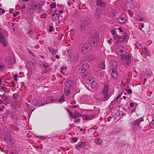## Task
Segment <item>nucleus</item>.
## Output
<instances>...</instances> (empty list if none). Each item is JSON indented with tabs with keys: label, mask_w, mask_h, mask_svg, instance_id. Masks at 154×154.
I'll list each match as a JSON object with an SVG mask.
<instances>
[{
	"label": "nucleus",
	"mask_w": 154,
	"mask_h": 154,
	"mask_svg": "<svg viewBox=\"0 0 154 154\" xmlns=\"http://www.w3.org/2000/svg\"><path fill=\"white\" fill-rule=\"evenodd\" d=\"M140 124V121L138 119H137L135 120L133 122V127L134 128L137 127L138 129H140V127L139 126Z\"/></svg>",
	"instance_id": "2eb2a0df"
},
{
	"label": "nucleus",
	"mask_w": 154,
	"mask_h": 154,
	"mask_svg": "<svg viewBox=\"0 0 154 154\" xmlns=\"http://www.w3.org/2000/svg\"><path fill=\"white\" fill-rule=\"evenodd\" d=\"M0 43L2 44L5 47L7 45V41L1 33H0Z\"/></svg>",
	"instance_id": "f8f14e48"
},
{
	"label": "nucleus",
	"mask_w": 154,
	"mask_h": 154,
	"mask_svg": "<svg viewBox=\"0 0 154 154\" xmlns=\"http://www.w3.org/2000/svg\"><path fill=\"white\" fill-rule=\"evenodd\" d=\"M4 67V66L3 65H1L0 64V70H2L3 69Z\"/></svg>",
	"instance_id": "c03bdc74"
},
{
	"label": "nucleus",
	"mask_w": 154,
	"mask_h": 154,
	"mask_svg": "<svg viewBox=\"0 0 154 154\" xmlns=\"http://www.w3.org/2000/svg\"><path fill=\"white\" fill-rule=\"evenodd\" d=\"M29 52L30 54L31 55H32V56H34V53H33L32 52H31V51H30Z\"/></svg>",
	"instance_id": "603ef678"
},
{
	"label": "nucleus",
	"mask_w": 154,
	"mask_h": 154,
	"mask_svg": "<svg viewBox=\"0 0 154 154\" xmlns=\"http://www.w3.org/2000/svg\"><path fill=\"white\" fill-rule=\"evenodd\" d=\"M63 70H62L61 69V70H60V72L61 73H63V74H64V72H63Z\"/></svg>",
	"instance_id": "13d9d810"
},
{
	"label": "nucleus",
	"mask_w": 154,
	"mask_h": 154,
	"mask_svg": "<svg viewBox=\"0 0 154 154\" xmlns=\"http://www.w3.org/2000/svg\"><path fill=\"white\" fill-rule=\"evenodd\" d=\"M3 101L1 99H0V104H1L3 103Z\"/></svg>",
	"instance_id": "052dcab7"
},
{
	"label": "nucleus",
	"mask_w": 154,
	"mask_h": 154,
	"mask_svg": "<svg viewBox=\"0 0 154 154\" xmlns=\"http://www.w3.org/2000/svg\"><path fill=\"white\" fill-rule=\"evenodd\" d=\"M116 52L121 57L122 63L124 64H129L131 62V57L128 53H126V50L123 46H119L116 49Z\"/></svg>",
	"instance_id": "f257e3e1"
},
{
	"label": "nucleus",
	"mask_w": 154,
	"mask_h": 154,
	"mask_svg": "<svg viewBox=\"0 0 154 154\" xmlns=\"http://www.w3.org/2000/svg\"><path fill=\"white\" fill-rule=\"evenodd\" d=\"M34 8L38 10H40L42 8V5L41 4H37L34 5Z\"/></svg>",
	"instance_id": "5701e85b"
},
{
	"label": "nucleus",
	"mask_w": 154,
	"mask_h": 154,
	"mask_svg": "<svg viewBox=\"0 0 154 154\" xmlns=\"http://www.w3.org/2000/svg\"><path fill=\"white\" fill-rule=\"evenodd\" d=\"M43 146H40V147H39V148L40 149H43Z\"/></svg>",
	"instance_id": "338daca9"
},
{
	"label": "nucleus",
	"mask_w": 154,
	"mask_h": 154,
	"mask_svg": "<svg viewBox=\"0 0 154 154\" xmlns=\"http://www.w3.org/2000/svg\"><path fill=\"white\" fill-rule=\"evenodd\" d=\"M18 76V75L17 74H16L15 75L14 79L16 81H17V77Z\"/></svg>",
	"instance_id": "de8ad7c7"
},
{
	"label": "nucleus",
	"mask_w": 154,
	"mask_h": 154,
	"mask_svg": "<svg viewBox=\"0 0 154 154\" xmlns=\"http://www.w3.org/2000/svg\"><path fill=\"white\" fill-rule=\"evenodd\" d=\"M47 15L45 14H42L41 16L40 17L41 18H45L47 17Z\"/></svg>",
	"instance_id": "c756f323"
},
{
	"label": "nucleus",
	"mask_w": 154,
	"mask_h": 154,
	"mask_svg": "<svg viewBox=\"0 0 154 154\" xmlns=\"http://www.w3.org/2000/svg\"><path fill=\"white\" fill-rule=\"evenodd\" d=\"M19 14V12L18 11V12H17L16 13H14L13 14V16L14 17H16L17 16L18 14Z\"/></svg>",
	"instance_id": "a18cd8bd"
},
{
	"label": "nucleus",
	"mask_w": 154,
	"mask_h": 154,
	"mask_svg": "<svg viewBox=\"0 0 154 154\" xmlns=\"http://www.w3.org/2000/svg\"><path fill=\"white\" fill-rule=\"evenodd\" d=\"M122 93H121L120 94H119L116 97V99L118 100L121 97V96H122Z\"/></svg>",
	"instance_id": "4c0bfd02"
},
{
	"label": "nucleus",
	"mask_w": 154,
	"mask_h": 154,
	"mask_svg": "<svg viewBox=\"0 0 154 154\" xmlns=\"http://www.w3.org/2000/svg\"><path fill=\"white\" fill-rule=\"evenodd\" d=\"M66 69V67L62 66L61 68V69H62V70H63L64 69Z\"/></svg>",
	"instance_id": "3c124183"
},
{
	"label": "nucleus",
	"mask_w": 154,
	"mask_h": 154,
	"mask_svg": "<svg viewBox=\"0 0 154 154\" xmlns=\"http://www.w3.org/2000/svg\"><path fill=\"white\" fill-rule=\"evenodd\" d=\"M42 100H37L36 99H34L32 100V103L33 105L38 106V107L44 105L45 103L42 102Z\"/></svg>",
	"instance_id": "6e6552de"
},
{
	"label": "nucleus",
	"mask_w": 154,
	"mask_h": 154,
	"mask_svg": "<svg viewBox=\"0 0 154 154\" xmlns=\"http://www.w3.org/2000/svg\"><path fill=\"white\" fill-rule=\"evenodd\" d=\"M14 59L11 57H8L5 59V63L8 65H11L14 63Z\"/></svg>",
	"instance_id": "ddd939ff"
},
{
	"label": "nucleus",
	"mask_w": 154,
	"mask_h": 154,
	"mask_svg": "<svg viewBox=\"0 0 154 154\" xmlns=\"http://www.w3.org/2000/svg\"><path fill=\"white\" fill-rule=\"evenodd\" d=\"M86 146V142L84 141H82L80 143H78L75 148L78 150H80L81 148L83 149H85Z\"/></svg>",
	"instance_id": "9d476101"
},
{
	"label": "nucleus",
	"mask_w": 154,
	"mask_h": 154,
	"mask_svg": "<svg viewBox=\"0 0 154 154\" xmlns=\"http://www.w3.org/2000/svg\"><path fill=\"white\" fill-rule=\"evenodd\" d=\"M100 67L103 69H105V66L104 63L103 62L102 63V65H101Z\"/></svg>",
	"instance_id": "2f4dec72"
},
{
	"label": "nucleus",
	"mask_w": 154,
	"mask_h": 154,
	"mask_svg": "<svg viewBox=\"0 0 154 154\" xmlns=\"http://www.w3.org/2000/svg\"><path fill=\"white\" fill-rule=\"evenodd\" d=\"M84 102L87 104H90L92 103V100L90 96L85 95L83 96Z\"/></svg>",
	"instance_id": "9b49d317"
},
{
	"label": "nucleus",
	"mask_w": 154,
	"mask_h": 154,
	"mask_svg": "<svg viewBox=\"0 0 154 154\" xmlns=\"http://www.w3.org/2000/svg\"><path fill=\"white\" fill-rule=\"evenodd\" d=\"M86 70V69L84 68L83 66H82L81 67L79 68L78 70V72L79 73H84Z\"/></svg>",
	"instance_id": "4be33fe9"
},
{
	"label": "nucleus",
	"mask_w": 154,
	"mask_h": 154,
	"mask_svg": "<svg viewBox=\"0 0 154 154\" xmlns=\"http://www.w3.org/2000/svg\"><path fill=\"white\" fill-rule=\"evenodd\" d=\"M5 11L4 9L2 8H0V14H3L4 13Z\"/></svg>",
	"instance_id": "a19ab883"
},
{
	"label": "nucleus",
	"mask_w": 154,
	"mask_h": 154,
	"mask_svg": "<svg viewBox=\"0 0 154 154\" xmlns=\"http://www.w3.org/2000/svg\"><path fill=\"white\" fill-rule=\"evenodd\" d=\"M80 121V119H76L75 120V122H79Z\"/></svg>",
	"instance_id": "864d4df0"
},
{
	"label": "nucleus",
	"mask_w": 154,
	"mask_h": 154,
	"mask_svg": "<svg viewBox=\"0 0 154 154\" xmlns=\"http://www.w3.org/2000/svg\"><path fill=\"white\" fill-rule=\"evenodd\" d=\"M111 66L112 69L111 76L115 79H116L118 76L117 72V64L116 63H112V65Z\"/></svg>",
	"instance_id": "7ed1b4c3"
},
{
	"label": "nucleus",
	"mask_w": 154,
	"mask_h": 154,
	"mask_svg": "<svg viewBox=\"0 0 154 154\" xmlns=\"http://www.w3.org/2000/svg\"><path fill=\"white\" fill-rule=\"evenodd\" d=\"M143 21V19L142 18H141L140 19V21Z\"/></svg>",
	"instance_id": "0e129e2a"
},
{
	"label": "nucleus",
	"mask_w": 154,
	"mask_h": 154,
	"mask_svg": "<svg viewBox=\"0 0 154 154\" xmlns=\"http://www.w3.org/2000/svg\"><path fill=\"white\" fill-rule=\"evenodd\" d=\"M82 66H83L84 68L86 69V70H87L90 67L89 65L87 63L83 64Z\"/></svg>",
	"instance_id": "393cba45"
},
{
	"label": "nucleus",
	"mask_w": 154,
	"mask_h": 154,
	"mask_svg": "<svg viewBox=\"0 0 154 154\" xmlns=\"http://www.w3.org/2000/svg\"><path fill=\"white\" fill-rule=\"evenodd\" d=\"M63 11L62 10H61L59 11V13H60L62 14L63 13Z\"/></svg>",
	"instance_id": "e2e57ef3"
},
{
	"label": "nucleus",
	"mask_w": 154,
	"mask_h": 154,
	"mask_svg": "<svg viewBox=\"0 0 154 154\" xmlns=\"http://www.w3.org/2000/svg\"><path fill=\"white\" fill-rule=\"evenodd\" d=\"M56 7V3L54 2L52 3V4H51V7L52 8H55Z\"/></svg>",
	"instance_id": "7c9ffc66"
},
{
	"label": "nucleus",
	"mask_w": 154,
	"mask_h": 154,
	"mask_svg": "<svg viewBox=\"0 0 154 154\" xmlns=\"http://www.w3.org/2000/svg\"><path fill=\"white\" fill-rule=\"evenodd\" d=\"M119 29L120 30V31L121 32H123V30L121 28H119Z\"/></svg>",
	"instance_id": "6e6d98bb"
},
{
	"label": "nucleus",
	"mask_w": 154,
	"mask_h": 154,
	"mask_svg": "<svg viewBox=\"0 0 154 154\" xmlns=\"http://www.w3.org/2000/svg\"><path fill=\"white\" fill-rule=\"evenodd\" d=\"M118 100L116 99H115L114 100L112 101L111 103V104L112 105H115L116 104V102L118 101Z\"/></svg>",
	"instance_id": "c85d7f7f"
},
{
	"label": "nucleus",
	"mask_w": 154,
	"mask_h": 154,
	"mask_svg": "<svg viewBox=\"0 0 154 154\" xmlns=\"http://www.w3.org/2000/svg\"><path fill=\"white\" fill-rule=\"evenodd\" d=\"M99 41V39L98 38H96V42H98Z\"/></svg>",
	"instance_id": "4d7b16f0"
},
{
	"label": "nucleus",
	"mask_w": 154,
	"mask_h": 154,
	"mask_svg": "<svg viewBox=\"0 0 154 154\" xmlns=\"http://www.w3.org/2000/svg\"><path fill=\"white\" fill-rule=\"evenodd\" d=\"M85 25L84 23H82L81 24V30H83L85 29Z\"/></svg>",
	"instance_id": "a878e982"
},
{
	"label": "nucleus",
	"mask_w": 154,
	"mask_h": 154,
	"mask_svg": "<svg viewBox=\"0 0 154 154\" xmlns=\"http://www.w3.org/2000/svg\"><path fill=\"white\" fill-rule=\"evenodd\" d=\"M27 106L28 108H29V107H30V106L29 105L27 104Z\"/></svg>",
	"instance_id": "774afa93"
},
{
	"label": "nucleus",
	"mask_w": 154,
	"mask_h": 154,
	"mask_svg": "<svg viewBox=\"0 0 154 154\" xmlns=\"http://www.w3.org/2000/svg\"><path fill=\"white\" fill-rule=\"evenodd\" d=\"M10 153L11 154H18L19 152L16 149H14L11 151Z\"/></svg>",
	"instance_id": "b1692460"
},
{
	"label": "nucleus",
	"mask_w": 154,
	"mask_h": 154,
	"mask_svg": "<svg viewBox=\"0 0 154 154\" xmlns=\"http://www.w3.org/2000/svg\"><path fill=\"white\" fill-rule=\"evenodd\" d=\"M123 36V37H122V38H123L124 39L126 40L128 36L127 35H125L124 36Z\"/></svg>",
	"instance_id": "09e8293b"
},
{
	"label": "nucleus",
	"mask_w": 154,
	"mask_h": 154,
	"mask_svg": "<svg viewBox=\"0 0 154 154\" xmlns=\"http://www.w3.org/2000/svg\"><path fill=\"white\" fill-rule=\"evenodd\" d=\"M56 100L53 97H49L47 98L46 103H55Z\"/></svg>",
	"instance_id": "4468645a"
},
{
	"label": "nucleus",
	"mask_w": 154,
	"mask_h": 154,
	"mask_svg": "<svg viewBox=\"0 0 154 154\" xmlns=\"http://www.w3.org/2000/svg\"><path fill=\"white\" fill-rule=\"evenodd\" d=\"M118 100L116 99H115L114 100L112 101L111 103V104L112 105H115L116 104V102L118 101Z\"/></svg>",
	"instance_id": "cd10ccee"
},
{
	"label": "nucleus",
	"mask_w": 154,
	"mask_h": 154,
	"mask_svg": "<svg viewBox=\"0 0 154 154\" xmlns=\"http://www.w3.org/2000/svg\"><path fill=\"white\" fill-rule=\"evenodd\" d=\"M97 5L98 6L102 7H104L105 5V3L101 0H97Z\"/></svg>",
	"instance_id": "f3484780"
},
{
	"label": "nucleus",
	"mask_w": 154,
	"mask_h": 154,
	"mask_svg": "<svg viewBox=\"0 0 154 154\" xmlns=\"http://www.w3.org/2000/svg\"><path fill=\"white\" fill-rule=\"evenodd\" d=\"M71 89L69 88L65 87L64 92L66 96H68L70 94Z\"/></svg>",
	"instance_id": "a211bd4d"
},
{
	"label": "nucleus",
	"mask_w": 154,
	"mask_h": 154,
	"mask_svg": "<svg viewBox=\"0 0 154 154\" xmlns=\"http://www.w3.org/2000/svg\"><path fill=\"white\" fill-rule=\"evenodd\" d=\"M127 91L129 94H131L132 92V90L130 89H128L127 90Z\"/></svg>",
	"instance_id": "ea45409f"
},
{
	"label": "nucleus",
	"mask_w": 154,
	"mask_h": 154,
	"mask_svg": "<svg viewBox=\"0 0 154 154\" xmlns=\"http://www.w3.org/2000/svg\"><path fill=\"white\" fill-rule=\"evenodd\" d=\"M126 20V15L123 13L121 14V16L117 18L116 21L118 23L121 24L124 23Z\"/></svg>",
	"instance_id": "423d86ee"
},
{
	"label": "nucleus",
	"mask_w": 154,
	"mask_h": 154,
	"mask_svg": "<svg viewBox=\"0 0 154 154\" xmlns=\"http://www.w3.org/2000/svg\"><path fill=\"white\" fill-rule=\"evenodd\" d=\"M72 140L73 142H76L77 141V138L76 137L73 138L72 139Z\"/></svg>",
	"instance_id": "79ce46f5"
},
{
	"label": "nucleus",
	"mask_w": 154,
	"mask_h": 154,
	"mask_svg": "<svg viewBox=\"0 0 154 154\" xmlns=\"http://www.w3.org/2000/svg\"><path fill=\"white\" fill-rule=\"evenodd\" d=\"M67 111L69 115L72 118H76L81 116V115L78 112L75 111L74 114H73L68 109H67Z\"/></svg>",
	"instance_id": "1a4fd4ad"
},
{
	"label": "nucleus",
	"mask_w": 154,
	"mask_h": 154,
	"mask_svg": "<svg viewBox=\"0 0 154 154\" xmlns=\"http://www.w3.org/2000/svg\"><path fill=\"white\" fill-rule=\"evenodd\" d=\"M18 94H14L13 95V97L14 99H16L17 98V97L18 96Z\"/></svg>",
	"instance_id": "72a5a7b5"
},
{
	"label": "nucleus",
	"mask_w": 154,
	"mask_h": 154,
	"mask_svg": "<svg viewBox=\"0 0 154 154\" xmlns=\"http://www.w3.org/2000/svg\"><path fill=\"white\" fill-rule=\"evenodd\" d=\"M2 57L0 55V61H1L2 59Z\"/></svg>",
	"instance_id": "bf43d9fd"
},
{
	"label": "nucleus",
	"mask_w": 154,
	"mask_h": 154,
	"mask_svg": "<svg viewBox=\"0 0 154 154\" xmlns=\"http://www.w3.org/2000/svg\"><path fill=\"white\" fill-rule=\"evenodd\" d=\"M101 12L100 9H97L95 14V17L96 18L100 19V17Z\"/></svg>",
	"instance_id": "aec40b11"
},
{
	"label": "nucleus",
	"mask_w": 154,
	"mask_h": 154,
	"mask_svg": "<svg viewBox=\"0 0 154 154\" xmlns=\"http://www.w3.org/2000/svg\"><path fill=\"white\" fill-rule=\"evenodd\" d=\"M26 5H25V4H23V5L22 6H21L20 7V9H25V8H26Z\"/></svg>",
	"instance_id": "e433bc0d"
},
{
	"label": "nucleus",
	"mask_w": 154,
	"mask_h": 154,
	"mask_svg": "<svg viewBox=\"0 0 154 154\" xmlns=\"http://www.w3.org/2000/svg\"><path fill=\"white\" fill-rule=\"evenodd\" d=\"M65 87L72 88L75 85V83L70 79H66L65 82Z\"/></svg>",
	"instance_id": "0eeeda50"
},
{
	"label": "nucleus",
	"mask_w": 154,
	"mask_h": 154,
	"mask_svg": "<svg viewBox=\"0 0 154 154\" xmlns=\"http://www.w3.org/2000/svg\"><path fill=\"white\" fill-rule=\"evenodd\" d=\"M86 82L93 90H95L98 88L99 85L97 82L94 81L92 77L87 79Z\"/></svg>",
	"instance_id": "f03ea898"
},
{
	"label": "nucleus",
	"mask_w": 154,
	"mask_h": 154,
	"mask_svg": "<svg viewBox=\"0 0 154 154\" xmlns=\"http://www.w3.org/2000/svg\"><path fill=\"white\" fill-rule=\"evenodd\" d=\"M90 47V45L88 44L87 43H84L82 45V52L84 54L87 53L91 49Z\"/></svg>",
	"instance_id": "39448f33"
},
{
	"label": "nucleus",
	"mask_w": 154,
	"mask_h": 154,
	"mask_svg": "<svg viewBox=\"0 0 154 154\" xmlns=\"http://www.w3.org/2000/svg\"><path fill=\"white\" fill-rule=\"evenodd\" d=\"M112 40V39H111L110 40H108L107 41V42L109 44H111L112 43V42H111V41Z\"/></svg>",
	"instance_id": "8fccbe9b"
},
{
	"label": "nucleus",
	"mask_w": 154,
	"mask_h": 154,
	"mask_svg": "<svg viewBox=\"0 0 154 154\" xmlns=\"http://www.w3.org/2000/svg\"><path fill=\"white\" fill-rule=\"evenodd\" d=\"M108 85H106L105 86L102 92V97L105 99L104 100H108L111 96V95L109 96L108 94Z\"/></svg>",
	"instance_id": "20e7f679"
},
{
	"label": "nucleus",
	"mask_w": 154,
	"mask_h": 154,
	"mask_svg": "<svg viewBox=\"0 0 154 154\" xmlns=\"http://www.w3.org/2000/svg\"><path fill=\"white\" fill-rule=\"evenodd\" d=\"M79 59V57L78 55H76V56L75 57L74 60H78Z\"/></svg>",
	"instance_id": "58836bf2"
},
{
	"label": "nucleus",
	"mask_w": 154,
	"mask_h": 154,
	"mask_svg": "<svg viewBox=\"0 0 154 154\" xmlns=\"http://www.w3.org/2000/svg\"><path fill=\"white\" fill-rule=\"evenodd\" d=\"M49 28H50L48 30V31L49 32H51L52 31H54V28H53V27L52 26H49Z\"/></svg>",
	"instance_id": "473e14b6"
},
{
	"label": "nucleus",
	"mask_w": 154,
	"mask_h": 154,
	"mask_svg": "<svg viewBox=\"0 0 154 154\" xmlns=\"http://www.w3.org/2000/svg\"><path fill=\"white\" fill-rule=\"evenodd\" d=\"M64 101V97L63 96L61 97V99L59 100V102H63Z\"/></svg>",
	"instance_id": "f704fd0d"
},
{
	"label": "nucleus",
	"mask_w": 154,
	"mask_h": 154,
	"mask_svg": "<svg viewBox=\"0 0 154 154\" xmlns=\"http://www.w3.org/2000/svg\"><path fill=\"white\" fill-rule=\"evenodd\" d=\"M118 100L116 99H115L114 100L112 101L111 103V104L112 105H115L116 104V102L118 101Z\"/></svg>",
	"instance_id": "bb28decb"
},
{
	"label": "nucleus",
	"mask_w": 154,
	"mask_h": 154,
	"mask_svg": "<svg viewBox=\"0 0 154 154\" xmlns=\"http://www.w3.org/2000/svg\"><path fill=\"white\" fill-rule=\"evenodd\" d=\"M49 50L50 52L53 55L55 54L57 51V50L50 47L49 48Z\"/></svg>",
	"instance_id": "412c9836"
},
{
	"label": "nucleus",
	"mask_w": 154,
	"mask_h": 154,
	"mask_svg": "<svg viewBox=\"0 0 154 154\" xmlns=\"http://www.w3.org/2000/svg\"><path fill=\"white\" fill-rule=\"evenodd\" d=\"M3 109H2V108H0V111L2 112L3 111Z\"/></svg>",
	"instance_id": "69168bd1"
},
{
	"label": "nucleus",
	"mask_w": 154,
	"mask_h": 154,
	"mask_svg": "<svg viewBox=\"0 0 154 154\" xmlns=\"http://www.w3.org/2000/svg\"><path fill=\"white\" fill-rule=\"evenodd\" d=\"M111 33L113 35H115L116 34L115 30L114 29H112L111 31Z\"/></svg>",
	"instance_id": "c9c22d12"
},
{
	"label": "nucleus",
	"mask_w": 154,
	"mask_h": 154,
	"mask_svg": "<svg viewBox=\"0 0 154 154\" xmlns=\"http://www.w3.org/2000/svg\"><path fill=\"white\" fill-rule=\"evenodd\" d=\"M94 116L92 115H86L84 116V119L86 120H90L93 119Z\"/></svg>",
	"instance_id": "6ab92c4d"
},
{
	"label": "nucleus",
	"mask_w": 154,
	"mask_h": 154,
	"mask_svg": "<svg viewBox=\"0 0 154 154\" xmlns=\"http://www.w3.org/2000/svg\"><path fill=\"white\" fill-rule=\"evenodd\" d=\"M56 57L57 58V59H59V55H57L56 56Z\"/></svg>",
	"instance_id": "680f3d73"
},
{
	"label": "nucleus",
	"mask_w": 154,
	"mask_h": 154,
	"mask_svg": "<svg viewBox=\"0 0 154 154\" xmlns=\"http://www.w3.org/2000/svg\"><path fill=\"white\" fill-rule=\"evenodd\" d=\"M6 89V88L2 86L0 87V89L1 90H3L4 91H5Z\"/></svg>",
	"instance_id": "37998d69"
},
{
	"label": "nucleus",
	"mask_w": 154,
	"mask_h": 154,
	"mask_svg": "<svg viewBox=\"0 0 154 154\" xmlns=\"http://www.w3.org/2000/svg\"><path fill=\"white\" fill-rule=\"evenodd\" d=\"M134 103H130V106L131 107H133L134 106Z\"/></svg>",
	"instance_id": "49530a36"
},
{
	"label": "nucleus",
	"mask_w": 154,
	"mask_h": 154,
	"mask_svg": "<svg viewBox=\"0 0 154 154\" xmlns=\"http://www.w3.org/2000/svg\"><path fill=\"white\" fill-rule=\"evenodd\" d=\"M12 84L14 87H15V83L14 82H12Z\"/></svg>",
	"instance_id": "5fc2aeb1"
},
{
	"label": "nucleus",
	"mask_w": 154,
	"mask_h": 154,
	"mask_svg": "<svg viewBox=\"0 0 154 154\" xmlns=\"http://www.w3.org/2000/svg\"><path fill=\"white\" fill-rule=\"evenodd\" d=\"M52 15V20L53 21H55L58 19L59 16V15L58 13H56V12H53Z\"/></svg>",
	"instance_id": "dca6fc26"
}]
</instances>
